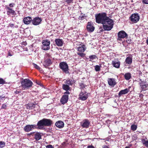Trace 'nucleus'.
I'll list each match as a JSON object with an SVG mask.
<instances>
[{
	"instance_id": "obj_1",
	"label": "nucleus",
	"mask_w": 148,
	"mask_h": 148,
	"mask_svg": "<svg viewBox=\"0 0 148 148\" xmlns=\"http://www.w3.org/2000/svg\"><path fill=\"white\" fill-rule=\"evenodd\" d=\"M113 20L108 16L103 24V29L105 30L110 31L113 28Z\"/></svg>"
},
{
	"instance_id": "obj_2",
	"label": "nucleus",
	"mask_w": 148,
	"mask_h": 148,
	"mask_svg": "<svg viewBox=\"0 0 148 148\" xmlns=\"http://www.w3.org/2000/svg\"><path fill=\"white\" fill-rule=\"evenodd\" d=\"M107 17L106 13L103 12L96 14L95 16L96 22L97 23L103 25Z\"/></svg>"
},
{
	"instance_id": "obj_3",
	"label": "nucleus",
	"mask_w": 148,
	"mask_h": 148,
	"mask_svg": "<svg viewBox=\"0 0 148 148\" xmlns=\"http://www.w3.org/2000/svg\"><path fill=\"white\" fill-rule=\"evenodd\" d=\"M21 82L22 87L25 89L29 88L32 86L33 84L32 82L28 79H23Z\"/></svg>"
},
{
	"instance_id": "obj_4",
	"label": "nucleus",
	"mask_w": 148,
	"mask_h": 148,
	"mask_svg": "<svg viewBox=\"0 0 148 148\" xmlns=\"http://www.w3.org/2000/svg\"><path fill=\"white\" fill-rule=\"evenodd\" d=\"M59 66L60 69L66 73H68V66L67 64L65 62H62L59 64Z\"/></svg>"
},
{
	"instance_id": "obj_5",
	"label": "nucleus",
	"mask_w": 148,
	"mask_h": 148,
	"mask_svg": "<svg viewBox=\"0 0 148 148\" xmlns=\"http://www.w3.org/2000/svg\"><path fill=\"white\" fill-rule=\"evenodd\" d=\"M50 42L49 41L47 40H43L42 42V49L44 50H47L49 49V45Z\"/></svg>"
},
{
	"instance_id": "obj_6",
	"label": "nucleus",
	"mask_w": 148,
	"mask_h": 148,
	"mask_svg": "<svg viewBox=\"0 0 148 148\" xmlns=\"http://www.w3.org/2000/svg\"><path fill=\"white\" fill-rule=\"evenodd\" d=\"M88 93L85 91H82L79 95V99L82 101L86 100L88 98Z\"/></svg>"
},
{
	"instance_id": "obj_7",
	"label": "nucleus",
	"mask_w": 148,
	"mask_h": 148,
	"mask_svg": "<svg viewBox=\"0 0 148 148\" xmlns=\"http://www.w3.org/2000/svg\"><path fill=\"white\" fill-rule=\"evenodd\" d=\"M128 35L124 31H121L119 32L118 33L117 40H121V39L127 38Z\"/></svg>"
},
{
	"instance_id": "obj_8",
	"label": "nucleus",
	"mask_w": 148,
	"mask_h": 148,
	"mask_svg": "<svg viewBox=\"0 0 148 148\" xmlns=\"http://www.w3.org/2000/svg\"><path fill=\"white\" fill-rule=\"evenodd\" d=\"M130 19L132 22L136 23L139 21L140 18L137 14H134L130 17Z\"/></svg>"
},
{
	"instance_id": "obj_9",
	"label": "nucleus",
	"mask_w": 148,
	"mask_h": 148,
	"mask_svg": "<svg viewBox=\"0 0 148 148\" xmlns=\"http://www.w3.org/2000/svg\"><path fill=\"white\" fill-rule=\"evenodd\" d=\"M90 122L87 119L83 120L80 123L81 126L83 128H87L89 127Z\"/></svg>"
},
{
	"instance_id": "obj_10",
	"label": "nucleus",
	"mask_w": 148,
	"mask_h": 148,
	"mask_svg": "<svg viewBox=\"0 0 148 148\" xmlns=\"http://www.w3.org/2000/svg\"><path fill=\"white\" fill-rule=\"evenodd\" d=\"M42 20L41 18L38 17L34 18L32 20V23L35 25H39L41 23Z\"/></svg>"
},
{
	"instance_id": "obj_11",
	"label": "nucleus",
	"mask_w": 148,
	"mask_h": 148,
	"mask_svg": "<svg viewBox=\"0 0 148 148\" xmlns=\"http://www.w3.org/2000/svg\"><path fill=\"white\" fill-rule=\"evenodd\" d=\"M87 30L89 32H92L95 29V27L93 25L92 22H89L87 23Z\"/></svg>"
},
{
	"instance_id": "obj_12",
	"label": "nucleus",
	"mask_w": 148,
	"mask_h": 148,
	"mask_svg": "<svg viewBox=\"0 0 148 148\" xmlns=\"http://www.w3.org/2000/svg\"><path fill=\"white\" fill-rule=\"evenodd\" d=\"M36 126L34 125H27L24 127V129L25 131L28 132L32 130L34 128H36Z\"/></svg>"
},
{
	"instance_id": "obj_13",
	"label": "nucleus",
	"mask_w": 148,
	"mask_h": 148,
	"mask_svg": "<svg viewBox=\"0 0 148 148\" xmlns=\"http://www.w3.org/2000/svg\"><path fill=\"white\" fill-rule=\"evenodd\" d=\"M140 80L141 82L139 83L140 86L142 90H145L148 86V84L145 82L141 81V79Z\"/></svg>"
},
{
	"instance_id": "obj_14",
	"label": "nucleus",
	"mask_w": 148,
	"mask_h": 148,
	"mask_svg": "<svg viewBox=\"0 0 148 148\" xmlns=\"http://www.w3.org/2000/svg\"><path fill=\"white\" fill-rule=\"evenodd\" d=\"M43 119L45 126H49L53 124V122L51 120L46 119Z\"/></svg>"
},
{
	"instance_id": "obj_15",
	"label": "nucleus",
	"mask_w": 148,
	"mask_h": 148,
	"mask_svg": "<svg viewBox=\"0 0 148 148\" xmlns=\"http://www.w3.org/2000/svg\"><path fill=\"white\" fill-rule=\"evenodd\" d=\"M68 99V95H64L62 97L60 100V102L62 104H64L67 102Z\"/></svg>"
},
{
	"instance_id": "obj_16",
	"label": "nucleus",
	"mask_w": 148,
	"mask_h": 148,
	"mask_svg": "<svg viewBox=\"0 0 148 148\" xmlns=\"http://www.w3.org/2000/svg\"><path fill=\"white\" fill-rule=\"evenodd\" d=\"M129 91L130 89L129 88H126L124 90H121L118 94L119 97H120L122 95H125Z\"/></svg>"
},
{
	"instance_id": "obj_17",
	"label": "nucleus",
	"mask_w": 148,
	"mask_h": 148,
	"mask_svg": "<svg viewBox=\"0 0 148 148\" xmlns=\"http://www.w3.org/2000/svg\"><path fill=\"white\" fill-rule=\"evenodd\" d=\"M32 19L30 16H27L25 17L23 19V22L26 25H28L30 24L32 21Z\"/></svg>"
},
{
	"instance_id": "obj_18",
	"label": "nucleus",
	"mask_w": 148,
	"mask_h": 148,
	"mask_svg": "<svg viewBox=\"0 0 148 148\" xmlns=\"http://www.w3.org/2000/svg\"><path fill=\"white\" fill-rule=\"evenodd\" d=\"M37 126L39 129H42L45 126V123L43 119L38 121L37 123Z\"/></svg>"
},
{
	"instance_id": "obj_19",
	"label": "nucleus",
	"mask_w": 148,
	"mask_h": 148,
	"mask_svg": "<svg viewBox=\"0 0 148 148\" xmlns=\"http://www.w3.org/2000/svg\"><path fill=\"white\" fill-rule=\"evenodd\" d=\"M52 64L51 60L49 59H47L45 60L43 65L45 67L47 68Z\"/></svg>"
},
{
	"instance_id": "obj_20",
	"label": "nucleus",
	"mask_w": 148,
	"mask_h": 148,
	"mask_svg": "<svg viewBox=\"0 0 148 148\" xmlns=\"http://www.w3.org/2000/svg\"><path fill=\"white\" fill-rule=\"evenodd\" d=\"M56 126L59 128H62L64 127V124L63 122L61 121H58L55 123Z\"/></svg>"
},
{
	"instance_id": "obj_21",
	"label": "nucleus",
	"mask_w": 148,
	"mask_h": 148,
	"mask_svg": "<svg viewBox=\"0 0 148 148\" xmlns=\"http://www.w3.org/2000/svg\"><path fill=\"white\" fill-rule=\"evenodd\" d=\"M108 84L109 85L112 86H114L116 84L115 79L114 78L108 79Z\"/></svg>"
},
{
	"instance_id": "obj_22",
	"label": "nucleus",
	"mask_w": 148,
	"mask_h": 148,
	"mask_svg": "<svg viewBox=\"0 0 148 148\" xmlns=\"http://www.w3.org/2000/svg\"><path fill=\"white\" fill-rule=\"evenodd\" d=\"M55 41L57 46H61L63 44V40L62 39H56Z\"/></svg>"
},
{
	"instance_id": "obj_23",
	"label": "nucleus",
	"mask_w": 148,
	"mask_h": 148,
	"mask_svg": "<svg viewBox=\"0 0 148 148\" xmlns=\"http://www.w3.org/2000/svg\"><path fill=\"white\" fill-rule=\"evenodd\" d=\"M86 47L84 45H83L81 46H79L77 48L78 51L82 52H84V51L86 50Z\"/></svg>"
},
{
	"instance_id": "obj_24",
	"label": "nucleus",
	"mask_w": 148,
	"mask_h": 148,
	"mask_svg": "<svg viewBox=\"0 0 148 148\" xmlns=\"http://www.w3.org/2000/svg\"><path fill=\"white\" fill-rule=\"evenodd\" d=\"M112 64L114 67L116 68H118L120 67V62L119 61H113Z\"/></svg>"
},
{
	"instance_id": "obj_25",
	"label": "nucleus",
	"mask_w": 148,
	"mask_h": 148,
	"mask_svg": "<svg viewBox=\"0 0 148 148\" xmlns=\"http://www.w3.org/2000/svg\"><path fill=\"white\" fill-rule=\"evenodd\" d=\"M34 138L36 140H38L41 138V136L40 133L39 132H37L34 134Z\"/></svg>"
},
{
	"instance_id": "obj_26",
	"label": "nucleus",
	"mask_w": 148,
	"mask_h": 148,
	"mask_svg": "<svg viewBox=\"0 0 148 148\" xmlns=\"http://www.w3.org/2000/svg\"><path fill=\"white\" fill-rule=\"evenodd\" d=\"M125 62L127 64H131L132 62V58L129 56L127 57L125 59Z\"/></svg>"
},
{
	"instance_id": "obj_27",
	"label": "nucleus",
	"mask_w": 148,
	"mask_h": 148,
	"mask_svg": "<svg viewBox=\"0 0 148 148\" xmlns=\"http://www.w3.org/2000/svg\"><path fill=\"white\" fill-rule=\"evenodd\" d=\"M124 77L125 79L126 80H129L130 79L131 77V74L130 73H125L124 75Z\"/></svg>"
},
{
	"instance_id": "obj_28",
	"label": "nucleus",
	"mask_w": 148,
	"mask_h": 148,
	"mask_svg": "<svg viewBox=\"0 0 148 148\" xmlns=\"http://www.w3.org/2000/svg\"><path fill=\"white\" fill-rule=\"evenodd\" d=\"M141 141L143 143V145L146 147H148V140H146L144 138H142L141 139Z\"/></svg>"
},
{
	"instance_id": "obj_29",
	"label": "nucleus",
	"mask_w": 148,
	"mask_h": 148,
	"mask_svg": "<svg viewBox=\"0 0 148 148\" xmlns=\"http://www.w3.org/2000/svg\"><path fill=\"white\" fill-rule=\"evenodd\" d=\"M70 88L68 85L65 84H63L62 85V88L66 91H68L69 90Z\"/></svg>"
},
{
	"instance_id": "obj_30",
	"label": "nucleus",
	"mask_w": 148,
	"mask_h": 148,
	"mask_svg": "<svg viewBox=\"0 0 148 148\" xmlns=\"http://www.w3.org/2000/svg\"><path fill=\"white\" fill-rule=\"evenodd\" d=\"M65 82L66 84L68 85L69 86L73 84V82L72 80H66Z\"/></svg>"
},
{
	"instance_id": "obj_31",
	"label": "nucleus",
	"mask_w": 148,
	"mask_h": 148,
	"mask_svg": "<svg viewBox=\"0 0 148 148\" xmlns=\"http://www.w3.org/2000/svg\"><path fill=\"white\" fill-rule=\"evenodd\" d=\"M97 57L95 55H91L89 56V58L90 59V61H92V60L95 59L97 58Z\"/></svg>"
},
{
	"instance_id": "obj_32",
	"label": "nucleus",
	"mask_w": 148,
	"mask_h": 148,
	"mask_svg": "<svg viewBox=\"0 0 148 148\" xmlns=\"http://www.w3.org/2000/svg\"><path fill=\"white\" fill-rule=\"evenodd\" d=\"M7 14L8 15L9 14L11 13L12 14H14L15 13V11L11 8L9 10H8L7 12Z\"/></svg>"
},
{
	"instance_id": "obj_33",
	"label": "nucleus",
	"mask_w": 148,
	"mask_h": 148,
	"mask_svg": "<svg viewBox=\"0 0 148 148\" xmlns=\"http://www.w3.org/2000/svg\"><path fill=\"white\" fill-rule=\"evenodd\" d=\"M33 66L34 68L37 69L40 71L41 70V68L38 65H37L36 64H35L34 63L33 64Z\"/></svg>"
},
{
	"instance_id": "obj_34",
	"label": "nucleus",
	"mask_w": 148,
	"mask_h": 148,
	"mask_svg": "<svg viewBox=\"0 0 148 148\" xmlns=\"http://www.w3.org/2000/svg\"><path fill=\"white\" fill-rule=\"evenodd\" d=\"M5 143L3 141H0V148L3 147L5 145Z\"/></svg>"
},
{
	"instance_id": "obj_35",
	"label": "nucleus",
	"mask_w": 148,
	"mask_h": 148,
	"mask_svg": "<svg viewBox=\"0 0 148 148\" xmlns=\"http://www.w3.org/2000/svg\"><path fill=\"white\" fill-rule=\"evenodd\" d=\"M137 128V126L135 125H132L131 126V129L133 131H135Z\"/></svg>"
},
{
	"instance_id": "obj_36",
	"label": "nucleus",
	"mask_w": 148,
	"mask_h": 148,
	"mask_svg": "<svg viewBox=\"0 0 148 148\" xmlns=\"http://www.w3.org/2000/svg\"><path fill=\"white\" fill-rule=\"evenodd\" d=\"M79 86L81 89H83L85 88V86H86L83 83H80L79 84Z\"/></svg>"
},
{
	"instance_id": "obj_37",
	"label": "nucleus",
	"mask_w": 148,
	"mask_h": 148,
	"mask_svg": "<svg viewBox=\"0 0 148 148\" xmlns=\"http://www.w3.org/2000/svg\"><path fill=\"white\" fill-rule=\"evenodd\" d=\"M95 69L96 71H100V66L98 65H96L95 66Z\"/></svg>"
},
{
	"instance_id": "obj_38",
	"label": "nucleus",
	"mask_w": 148,
	"mask_h": 148,
	"mask_svg": "<svg viewBox=\"0 0 148 148\" xmlns=\"http://www.w3.org/2000/svg\"><path fill=\"white\" fill-rule=\"evenodd\" d=\"M77 54L78 55L81 56L82 57H84L85 56V54L83 53L78 52L77 53Z\"/></svg>"
},
{
	"instance_id": "obj_39",
	"label": "nucleus",
	"mask_w": 148,
	"mask_h": 148,
	"mask_svg": "<svg viewBox=\"0 0 148 148\" xmlns=\"http://www.w3.org/2000/svg\"><path fill=\"white\" fill-rule=\"evenodd\" d=\"M36 105H35L34 104H30L29 105V108H30L31 109H32L34 108L35 107Z\"/></svg>"
},
{
	"instance_id": "obj_40",
	"label": "nucleus",
	"mask_w": 148,
	"mask_h": 148,
	"mask_svg": "<svg viewBox=\"0 0 148 148\" xmlns=\"http://www.w3.org/2000/svg\"><path fill=\"white\" fill-rule=\"evenodd\" d=\"M85 18V16L84 15H82V16H79L78 18L79 20H82L84 19Z\"/></svg>"
},
{
	"instance_id": "obj_41",
	"label": "nucleus",
	"mask_w": 148,
	"mask_h": 148,
	"mask_svg": "<svg viewBox=\"0 0 148 148\" xmlns=\"http://www.w3.org/2000/svg\"><path fill=\"white\" fill-rule=\"evenodd\" d=\"M7 107V105L5 104H3L1 107V109H5Z\"/></svg>"
},
{
	"instance_id": "obj_42",
	"label": "nucleus",
	"mask_w": 148,
	"mask_h": 148,
	"mask_svg": "<svg viewBox=\"0 0 148 148\" xmlns=\"http://www.w3.org/2000/svg\"><path fill=\"white\" fill-rule=\"evenodd\" d=\"M5 82V81L2 78H0V84H3Z\"/></svg>"
},
{
	"instance_id": "obj_43",
	"label": "nucleus",
	"mask_w": 148,
	"mask_h": 148,
	"mask_svg": "<svg viewBox=\"0 0 148 148\" xmlns=\"http://www.w3.org/2000/svg\"><path fill=\"white\" fill-rule=\"evenodd\" d=\"M5 96L3 95H0V100H3V99L5 98Z\"/></svg>"
},
{
	"instance_id": "obj_44",
	"label": "nucleus",
	"mask_w": 148,
	"mask_h": 148,
	"mask_svg": "<svg viewBox=\"0 0 148 148\" xmlns=\"http://www.w3.org/2000/svg\"><path fill=\"white\" fill-rule=\"evenodd\" d=\"M142 2L145 4H148V0H143Z\"/></svg>"
},
{
	"instance_id": "obj_45",
	"label": "nucleus",
	"mask_w": 148,
	"mask_h": 148,
	"mask_svg": "<svg viewBox=\"0 0 148 148\" xmlns=\"http://www.w3.org/2000/svg\"><path fill=\"white\" fill-rule=\"evenodd\" d=\"M46 148H54V147L51 145H49L47 146Z\"/></svg>"
},
{
	"instance_id": "obj_46",
	"label": "nucleus",
	"mask_w": 148,
	"mask_h": 148,
	"mask_svg": "<svg viewBox=\"0 0 148 148\" xmlns=\"http://www.w3.org/2000/svg\"><path fill=\"white\" fill-rule=\"evenodd\" d=\"M73 0H65L66 2H67L68 3H71Z\"/></svg>"
},
{
	"instance_id": "obj_47",
	"label": "nucleus",
	"mask_w": 148,
	"mask_h": 148,
	"mask_svg": "<svg viewBox=\"0 0 148 148\" xmlns=\"http://www.w3.org/2000/svg\"><path fill=\"white\" fill-rule=\"evenodd\" d=\"M15 5V4L14 3H11L9 4V6L10 7L12 8Z\"/></svg>"
},
{
	"instance_id": "obj_48",
	"label": "nucleus",
	"mask_w": 148,
	"mask_h": 148,
	"mask_svg": "<svg viewBox=\"0 0 148 148\" xmlns=\"http://www.w3.org/2000/svg\"><path fill=\"white\" fill-rule=\"evenodd\" d=\"M9 26L11 27H12L14 26V24L13 23H10L9 24Z\"/></svg>"
},
{
	"instance_id": "obj_49",
	"label": "nucleus",
	"mask_w": 148,
	"mask_h": 148,
	"mask_svg": "<svg viewBox=\"0 0 148 148\" xmlns=\"http://www.w3.org/2000/svg\"><path fill=\"white\" fill-rule=\"evenodd\" d=\"M87 148H94V147L92 145H89L88 146Z\"/></svg>"
},
{
	"instance_id": "obj_50",
	"label": "nucleus",
	"mask_w": 148,
	"mask_h": 148,
	"mask_svg": "<svg viewBox=\"0 0 148 148\" xmlns=\"http://www.w3.org/2000/svg\"><path fill=\"white\" fill-rule=\"evenodd\" d=\"M64 94H67L68 95V94H70V92L68 91H66L64 92Z\"/></svg>"
},
{
	"instance_id": "obj_51",
	"label": "nucleus",
	"mask_w": 148,
	"mask_h": 148,
	"mask_svg": "<svg viewBox=\"0 0 148 148\" xmlns=\"http://www.w3.org/2000/svg\"><path fill=\"white\" fill-rule=\"evenodd\" d=\"M103 148H109V147L106 145H104L103 147Z\"/></svg>"
},
{
	"instance_id": "obj_52",
	"label": "nucleus",
	"mask_w": 148,
	"mask_h": 148,
	"mask_svg": "<svg viewBox=\"0 0 148 148\" xmlns=\"http://www.w3.org/2000/svg\"><path fill=\"white\" fill-rule=\"evenodd\" d=\"M6 8L8 10H9L10 9H11V8H10L9 7H6Z\"/></svg>"
},
{
	"instance_id": "obj_53",
	"label": "nucleus",
	"mask_w": 148,
	"mask_h": 148,
	"mask_svg": "<svg viewBox=\"0 0 148 148\" xmlns=\"http://www.w3.org/2000/svg\"><path fill=\"white\" fill-rule=\"evenodd\" d=\"M146 42L147 45H148V39L146 40Z\"/></svg>"
},
{
	"instance_id": "obj_54",
	"label": "nucleus",
	"mask_w": 148,
	"mask_h": 148,
	"mask_svg": "<svg viewBox=\"0 0 148 148\" xmlns=\"http://www.w3.org/2000/svg\"><path fill=\"white\" fill-rule=\"evenodd\" d=\"M34 133V132L30 133V134H29V135H32V134H33Z\"/></svg>"
},
{
	"instance_id": "obj_55",
	"label": "nucleus",
	"mask_w": 148,
	"mask_h": 148,
	"mask_svg": "<svg viewBox=\"0 0 148 148\" xmlns=\"http://www.w3.org/2000/svg\"><path fill=\"white\" fill-rule=\"evenodd\" d=\"M143 96V95L142 94L140 95V97H141Z\"/></svg>"
},
{
	"instance_id": "obj_56",
	"label": "nucleus",
	"mask_w": 148,
	"mask_h": 148,
	"mask_svg": "<svg viewBox=\"0 0 148 148\" xmlns=\"http://www.w3.org/2000/svg\"><path fill=\"white\" fill-rule=\"evenodd\" d=\"M9 56H12V55H11V54H9Z\"/></svg>"
},
{
	"instance_id": "obj_57",
	"label": "nucleus",
	"mask_w": 148,
	"mask_h": 148,
	"mask_svg": "<svg viewBox=\"0 0 148 148\" xmlns=\"http://www.w3.org/2000/svg\"><path fill=\"white\" fill-rule=\"evenodd\" d=\"M147 56H148V54L147 55Z\"/></svg>"
}]
</instances>
